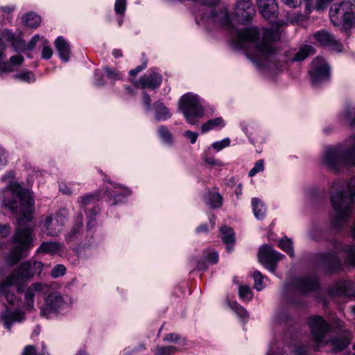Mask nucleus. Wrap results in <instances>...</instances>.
<instances>
[{"instance_id":"1","label":"nucleus","mask_w":355,"mask_h":355,"mask_svg":"<svg viewBox=\"0 0 355 355\" xmlns=\"http://www.w3.org/2000/svg\"><path fill=\"white\" fill-rule=\"evenodd\" d=\"M279 39L278 32L271 28L264 29L260 36L257 27H250L236 30L234 42L236 48L245 50L247 58L257 67H270L273 64L277 67L275 43Z\"/></svg>"},{"instance_id":"2","label":"nucleus","mask_w":355,"mask_h":355,"mask_svg":"<svg viewBox=\"0 0 355 355\" xmlns=\"http://www.w3.org/2000/svg\"><path fill=\"white\" fill-rule=\"evenodd\" d=\"M2 207L9 210L21 226L31 221L34 210V200L30 191L19 183L10 182L1 196Z\"/></svg>"},{"instance_id":"3","label":"nucleus","mask_w":355,"mask_h":355,"mask_svg":"<svg viewBox=\"0 0 355 355\" xmlns=\"http://www.w3.org/2000/svg\"><path fill=\"white\" fill-rule=\"evenodd\" d=\"M321 163L335 173L345 167L355 166V135L349 136L338 145L327 146L322 153Z\"/></svg>"},{"instance_id":"4","label":"nucleus","mask_w":355,"mask_h":355,"mask_svg":"<svg viewBox=\"0 0 355 355\" xmlns=\"http://www.w3.org/2000/svg\"><path fill=\"white\" fill-rule=\"evenodd\" d=\"M331 201L336 211L331 220V226L336 231H340L348 226L349 219L353 214L352 204L355 203V176L347 184L346 191H334Z\"/></svg>"},{"instance_id":"5","label":"nucleus","mask_w":355,"mask_h":355,"mask_svg":"<svg viewBox=\"0 0 355 355\" xmlns=\"http://www.w3.org/2000/svg\"><path fill=\"white\" fill-rule=\"evenodd\" d=\"M30 262H24L15 269L10 275L0 282V297H4L10 306L18 307L19 299L11 291V286H17L18 292H22L21 283L33 277Z\"/></svg>"},{"instance_id":"6","label":"nucleus","mask_w":355,"mask_h":355,"mask_svg":"<svg viewBox=\"0 0 355 355\" xmlns=\"http://www.w3.org/2000/svg\"><path fill=\"white\" fill-rule=\"evenodd\" d=\"M33 229L29 227H19L16 229L12 236L14 246L7 257L9 264L14 265L18 263L25 257L26 252L33 247Z\"/></svg>"},{"instance_id":"7","label":"nucleus","mask_w":355,"mask_h":355,"mask_svg":"<svg viewBox=\"0 0 355 355\" xmlns=\"http://www.w3.org/2000/svg\"><path fill=\"white\" fill-rule=\"evenodd\" d=\"M208 8L202 15V19L229 32L234 31L227 6L221 0H207Z\"/></svg>"},{"instance_id":"8","label":"nucleus","mask_w":355,"mask_h":355,"mask_svg":"<svg viewBox=\"0 0 355 355\" xmlns=\"http://www.w3.org/2000/svg\"><path fill=\"white\" fill-rule=\"evenodd\" d=\"M179 108L182 112L187 121L191 125H196L198 119L203 116L205 110L199 97L191 93L183 95L179 101Z\"/></svg>"},{"instance_id":"9","label":"nucleus","mask_w":355,"mask_h":355,"mask_svg":"<svg viewBox=\"0 0 355 355\" xmlns=\"http://www.w3.org/2000/svg\"><path fill=\"white\" fill-rule=\"evenodd\" d=\"M332 23L337 26L343 23L345 28L355 26V6L350 1L333 5L329 10Z\"/></svg>"},{"instance_id":"10","label":"nucleus","mask_w":355,"mask_h":355,"mask_svg":"<svg viewBox=\"0 0 355 355\" xmlns=\"http://www.w3.org/2000/svg\"><path fill=\"white\" fill-rule=\"evenodd\" d=\"M68 216L69 212L64 208L60 209L54 214L47 216L42 225L46 234L53 237L58 236L62 232Z\"/></svg>"},{"instance_id":"11","label":"nucleus","mask_w":355,"mask_h":355,"mask_svg":"<svg viewBox=\"0 0 355 355\" xmlns=\"http://www.w3.org/2000/svg\"><path fill=\"white\" fill-rule=\"evenodd\" d=\"M309 326L314 341L313 347L315 351H318L320 345L324 342L325 335L330 331V327L320 316L311 318Z\"/></svg>"},{"instance_id":"12","label":"nucleus","mask_w":355,"mask_h":355,"mask_svg":"<svg viewBox=\"0 0 355 355\" xmlns=\"http://www.w3.org/2000/svg\"><path fill=\"white\" fill-rule=\"evenodd\" d=\"M309 74L312 85L318 87L329 79V67L323 59L317 58L312 62Z\"/></svg>"},{"instance_id":"13","label":"nucleus","mask_w":355,"mask_h":355,"mask_svg":"<svg viewBox=\"0 0 355 355\" xmlns=\"http://www.w3.org/2000/svg\"><path fill=\"white\" fill-rule=\"evenodd\" d=\"M283 257L284 255L275 251L269 245H263L258 253L259 261L272 273L276 270L277 263Z\"/></svg>"},{"instance_id":"14","label":"nucleus","mask_w":355,"mask_h":355,"mask_svg":"<svg viewBox=\"0 0 355 355\" xmlns=\"http://www.w3.org/2000/svg\"><path fill=\"white\" fill-rule=\"evenodd\" d=\"M65 303V300L60 293H53L48 295L44 305L41 307V315L49 318L51 313L59 311Z\"/></svg>"},{"instance_id":"15","label":"nucleus","mask_w":355,"mask_h":355,"mask_svg":"<svg viewBox=\"0 0 355 355\" xmlns=\"http://www.w3.org/2000/svg\"><path fill=\"white\" fill-rule=\"evenodd\" d=\"M5 42L10 43L15 52L25 51V42L19 36H16L11 31L4 28L0 30V46L6 49Z\"/></svg>"},{"instance_id":"16","label":"nucleus","mask_w":355,"mask_h":355,"mask_svg":"<svg viewBox=\"0 0 355 355\" xmlns=\"http://www.w3.org/2000/svg\"><path fill=\"white\" fill-rule=\"evenodd\" d=\"M313 37L321 46H328L337 52H340L343 50L342 44L336 39L334 35L325 30L317 31L313 35Z\"/></svg>"},{"instance_id":"17","label":"nucleus","mask_w":355,"mask_h":355,"mask_svg":"<svg viewBox=\"0 0 355 355\" xmlns=\"http://www.w3.org/2000/svg\"><path fill=\"white\" fill-rule=\"evenodd\" d=\"M294 286L301 293H307L316 291L319 283L315 275L297 277L293 281Z\"/></svg>"},{"instance_id":"18","label":"nucleus","mask_w":355,"mask_h":355,"mask_svg":"<svg viewBox=\"0 0 355 355\" xmlns=\"http://www.w3.org/2000/svg\"><path fill=\"white\" fill-rule=\"evenodd\" d=\"M318 261L329 272H336L341 266L340 261L335 252L319 254Z\"/></svg>"},{"instance_id":"19","label":"nucleus","mask_w":355,"mask_h":355,"mask_svg":"<svg viewBox=\"0 0 355 355\" xmlns=\"http://www.w3.org/2000/svg\"><path fill=\"white\" fill-rule=\"evenodd\" d=\"M258 8L266 19L275 17L277 15V4L275 0H257Z\"/></svg>"},{"instance_id":"20","label":"nucleus","mask_w":355,"mask_h":355,"mask_svg":"<svg viewBox=\"0 0 355 355\" xmlns=\"http://www.w3.org/2000/svg\"><path fill=\"white\" fill-rule=\"evenodd\" d=\"M162 77L157 73L152 72L149 75H144L138 82H135V86H140L142 89L151 88L154 89L159 87L162 83Z\"/></svg>"},{"instance_id":"21","label":"nucleus","mask_w":355,"mask_h":355,"mask_svg":"<svg viewBox=\"0 0 355 355\" xmlns=\"http://www.w3.org/2000/svg\"><path fill=\"white\" fill-rule=\"evenodd\" d=\"M83 225V215H78L73 222V224L69 232L64 234V239L67 243L75 242L80 238Z\"/></svg>"},{"instance_id":"22","label":"nucleus","mask_w":355,"mask_h":355,"mask_svg":"<svg viewBox=\"0 0 355 355\" xmlns=\"http://www.w3.org/2000/svg\"><path fill=\"white\" fill-rule=\"evenodd\" d=\"M4 327L8 329H11V327L14 322H20L24 320V314L21 311H10L8 308L1 314Z\"/></svg>"},{"instance_id":"23","label":"nucleus","mask_w":355,"mask_h":355,"mask_svg":"<svg viewBox=\"0 0 355 355\" xmlns=\"http://www.w3.org/2000/svg\"><path fill=\"white\" fill-rule=\"evenodd\" d=\"M47 286L41 282L34 283L31 287L25 291V308L28 310H31L34 307V296L35 293H40L46 288Z\"/></svg>"},{"instance_id":"24","label":"nucleus","mask_w":355,"mask_h":355,"mask_svg":"<svg viewBox=\"0 0 355 355\" xmlns=\"http://www.w3.org/2000/svg\"><path fill=\"white\" fill-rule=\"evenodd\" d=\"M64 245L57 241H43L37 249L36 252L42 254H55L63 250Z\"/></svg>"},{"instance_id":"25","label":"nucleus","mask_w":355,"mask_h":355,"mask_svg":"<svg viewBox=\"0 0 355 355\" xmlns=\"http://www.w3.org/2000/svg\"><path fill=\"white\" fill-rule=\"evenodd\" d=\"M236 15L244 19H248L254 12V8L250 0H238L235 7Z\"/></svg>"},{"instance_id":"26","label":"nucleus","mask_w":355,"mask_h":355,"mask_svg":"<svg viewBox=\"0 0 355 355\" xmlns=\"http://www.w3.org/2000/svg\"><path fill=\"white\" fill-rule=\"evenodd\" d=\"M334 249L336 251L345 252L347 253L346 261L349 265L355 266V246L345 245L342 243L334 240L333 241Z\"/></svg>"},{"instance_id":"27","label":"nucleus","mask_w":355,"mask_h":355,"mask_svg":"<svg viewBox=\"0 0 355 355\" xmlns=\"http://www.w3.org/2000/svg\"><path fill=\"white\" fill-rule=\"evenodd\" d=\"M55 46L60 59L64 62H67L71 54L70 46L67 42L64 37L59 36L55 41Z\"/></svg>"},{"instance_id":"28","label":"nucleus","mask_w":355,"mask_h":355,"mask_svg":"<svg viewBox=\"0 0 355 355\" xmlns=\"http://www.w3.org/2000/svg\"><path fill=\"white\" fill-rule=\"evenodd\" d=\"M332 347L335 352H341L345 349L349 344V338L347 335L334 336L327 341Z\"/></svg>"},{"instance_id":"29","label":"nucleus","mask_w":355,"mask_h":355,"mask_svg":"<svg viewBox=\"0 0 355 355\" xmlns=\"http://www.w3.org/2000/svg\"><path fill=\"white\" fill-rule=\"evenodd\" d=\"M315 53L314 46L309 44H304L301 46L298 51L294 53L291 58V62H301L304 60L309 55H313Z\"/></svg>"},{"instance_id":"30","label":"nucleus","mask_w":355,"mask_h":355,"mask_svg":"<svg viewBox=\"0 0 355 355\" xmlns=\"http://www.w3.org/2000/svg\"><path fill=\"white\" fill-rule=\"evenodd\" d=\"M342 116L351 126L355 125V105L352 102L345 103Z\"/></svg>"},{"instance_id":"31","label":"nucleus","mask_w":355,"mask_h":355,"mask_svg":"<svg viewBox=\"0 0 355 355\" xmlns=\"http://www.w3.org/2000/svg\"><path fill=\"white\" fill-rule=\"evenodd\" d=\"M220 232L223 235V241L227 245V250L230 252L232 249L230 245L233 244L235 241L234 230L231 227L224 225L220 227Z\"/></svg>"},{"instance_id":"32","label":"nucleus","mask_w":355,"mask_h":355,"mask_svg":"<svg viewBox=\"0 0 355 355\" xmlns=\"http://www.w3.org/2000/svg\"><path fill=\"white\" fill-rule=\"evenodd\" d=\"M252 207L254 216L259 219H263L266 214V208L263 203L257 198L252 199Z\"/></svg>"},{"instance_id":"33","label":"nucleus","mask_w":355,"mask_h":355,"mask_svg":"<svg viewBox=\"0 0 355 355\" xmlns=\"http://www.w3.org/2000/svg\"><path fill=\"white\" fill-rule=\"evenodd\" d=\"M40 21V17L33 12H28L23 17V22L24 24L31 28L37 27Z\"/></svg>"},{"instance_id":"34","label":"nucleus","mask_w":355,"mask_h":355,"mask_svg":"<svg viewBox=\"0 0 355 355\" xmlns=\"http://www.w3.org/2000/svg\"><path fill=\"white\" fill-rule=\"evenodd\" d=\"M220 125L222 127L225 126V123L221 117H217L203 123L201 126V131L202 133H205Z\"/></svg>"},{"instance_id":"35","label":"nucleus","mask_w":355,"mask_h":355,"mask_svg":"<svg viewBox=\"0 0 355 355\" xmlns=\"http://www.w3.org/2000/svg\"><path fill=\"white\" fill-rule=\"evenodd\" d=\"M155 117L157 120H166L171 117V114L166 107L158 102L155 104Z\"/></svg>"},{"instance_id":"36","label":"nucleus","mask_w":355,"mask_h":355,"mask_svg":"<svg viewBox=\"0 0 355 355\" xmlns=\"http://www.w3.org/2000/svg\"><path fill=\"white\" fill-rule=\"evenodd\" d=\"M293 352L294 355H309L311 349L309 343L297 342L294 345Z\"/></svg>"},{"instance_id":"37","label":"nucleus","mask_w":355,"mask_h":355,"mask_svg":"<svg viewBox=\"0 0 355 355\" xmlns=\"http://www.w3.org/2000/svg\"><path fill=\"white\" fill-rule=\"evenodd\" d=\"M223 197L218 193L209 192L208 193V204L213 209L218 208L221 206Z\"/></svg>"},{"instance_id":"38","label":"nucleus","mask_w":355,"mask_h":355,"mask_svg":"<svg viewBox=\"0 0 355 355\" xmlns=\"http://www.w3.org/2000/svg\"><path fill=\"white\" fill-rule=\"evenodd\" d=\"M13 78L26 83H33L35 80L34 74L28 70H23L20 73L15 74Z\"/></svg>"},{"instance_id":"39","label":"nucleus","mask_w":355,"mask_h":355,"mask_svg":"<svg viewBox=\"0 0 355 355\" xmlns=\"http://www.w3.org/2000/svg\"><path fill=\"white\" fill-rule=\"evenodd\" d=\"M176 350V347L172 345H157L155 348V355H172Z\"/></svg>"},{"instance_id":"40","label":"nucleus","mask_w":355,"mask_h":355,"mask_svg":"<svg viewBox=\"0 0 355 355\" xmlns=\"http://www.w3.org/2000/svg\"><path fill=\"white\" fill-rule=\"evenodd\" d=\"M279 246L290 257H292L294 256V250L291 240L287 238L282 239L279 243Z\"/></svg>"},{"instance_id":"41","label":"nucleus","mask_w":355,"mask_h":355,"mask_svg":"<svg viewBox=\"0 0 355 355\" xmlns=\"http://www.w3.org/2000/svg\"><path fill=\"white\" fill-rule=\"evenodd\" d=\"M230 308L234 311L240 318L243 319L248 318L247 311L237 302H233L230 304Z\"/></svg>"},{"instance_id":"42","label":"nucleus","mask_w":355,"mask_h":355,"mask_svg":"<svg viewBox=\"0 0 355 355\" xmlns=\"http://www.w3.org/2000/svg\"><path fill=\"white\" fill-rule=\"evenodd\" d=\"M66 272V267L62 264L55 265L51 271V275L53 278L63 276Z\"/></svg>"},{"instance_id":"43","label":"nucleus","mask_w":355,"mask_h":355,"mask_svg":"<svg viewBox=\"0 0 355 355\" xmlns=\"http://www.w3.org/2000/svg\"><path fill=\"white\" fill-rule=\"evenodd\" d=\"M239 297L241 299L250 300L252 299V293L250 288L248 286H241L239 290Z\"/></svg>"},{"instance_id":"44","label":"nucleus","mask_w":355,"mask_h":355,"mask_svg":"<svg viewBox=\"0 0 355 355\" xmlns=\"http://www.w3.org/2000/svg\"><path fill=\"white\" fill-rule=\"evenodd\" d=\"M95 199V196L92 194H86L78 199V202L80 204V207L82 209L86 207V206L93 203Z\"/></svg>"},{"instance_id":"45","label":"nucleus","mask_w":355,"mask_h":355,"mask_svg":"<svg viewBox=\"0 0 355 355\" xmlns=\"http://www.w3.org/2000/svg\"><path fill=\"white\" fill-rule=\"evenodd\" d=\"M253 278L254 280V288L259 291H261L263 288V276L259 271H255L253 275Z\"/></svg>"},{"instance_id":"46","label":"nucleus","mask_w":355,"mask_h":355,"mask_svg":"<svg viewBox=\"0 0 355 355\" xmlns=\"http://www.w3.org/2000/svg\"><path fill=\"white\" fill-rule=\"evenodd\" d=\"M105 71L107 78L112 80H120L122 78L121 73L115 69L105 67Z\"/></svg>"},{"instance_id":"47","label":"nucleus","mask_w":355,"mask_h":355,"mask_svg":"<svg viewBox=\"0 0 355 355\" xmlns=\"http://www.w3.org/2000/svg\"><path fill=\"white\" fill-rule=\"evenodd\" d=\"M31 266V272L33 273V277L35 275H39L44 268V264L42 261H34L33 262H30Z\"/></svg>"},{"instance_id":"48","label":"nucleus","mask_w":355,"mask_h":355,"mask_svg":"<svg viewBox=\"0 0 355 355\" xmlns=\"http://www.w3.org/2000/svg\"><path fill=\"white\" fill-rule=\"evenodd\" d=\"M159 135L162 139L166 143H171V134L168 131V130L164 127L161 126L159 128Z\"/></svg>"},{"instance_id":"49","label":"nucleus","mask_w":355,"mask_h":355,"mask_svg":"<svg viewBox=\"0 0 355 355\" xmlns=\"http://www.w3.org/2000/svg\"><path fill=\"white\" fill-rule=\"evenodd\" d=\"M263 163L264 162L263 159H259L256 162L254 166L249 172V176L252 177L257 173L262 171L264 168Z\"/></svg>"},{"instance_id":"50","label":"nucleus","mask_w":355,"mask_h":355,"mask_svg":"<svg viewBox=\"0 0 355 355\" xmlns=\"http://www.w3.org/2000/svg\"><path fill=\"white\" fill-rule=\"evenodd\" d=\"M230 144V140L229 138L223 139L221 141H216L212 144V147L216 150L219 151L225 147L229 146Z\"/></svg>"},{"instance_id":"51","label":"nucleus","mask_w":355,"mask_h":355,"mask_svg":"<svg viewBox=\"0 0 355 355\" xmlns=\"http://www.w3.org/2000/svg\"><path fill=\"white\" fill-rule=\"evenodd\" d=\"M15 71L14 65L8 62H3L0 64V76L3 73H11Z\"/></svg>"},{"instance_id":"52","label":"nucleus","mask_w":355,"mask_h":355,"mask_svg":"<svg viewBox=\"0 0 355 355\" xmlns=\"http://www.w3.org/2000/svg\"><path fill=\"white\" fill-rule=\"evenodd\" d=\"M205 259L206 261L211 263L215 264L218 261V253L215 251L209 252L205 254L204 256Z\"/></svg>"},{"instance_id":"53","label":"nucleus","mask_w":355,"mask_h":355,"mask_svg":"<svg viewBox=\"0 0 355 355\" xmlns=\"http://www.w3.org/2000/svg\"><path fill=\"white\" fill-rule=\"evenodd\" d=\"M126 8V0H116L114 10L118 14L124 12Z\"/></svg>"},{"instance_id":"54","label":"nucleus","mask_w":355,"mask_h":355,"mask_svg":"<svg viewBox=\"0 0 355 355\" xmlns=\"http://www.w3.org/2000/svg\"><path fill=\"white\" fill-rule=\"evenodd\" d=\"M24 58L21 55L11 56L9 59V62L14 66H20L23 64Z\"/></svg>"},{"instance_id":"55","label":"nucleus","mask_w":355,"mask_h":355,"mask_svg":"<svg viewBox=\"0 0 355 355\" xmlns=\"http://www.w3.org/2000/svg\"><path fill=\"white\" fill-rule=\"evenodd\" d=\"M288 318V314L285 310L279 311L275 316V320L277 322H282L286 321Z\"/></svg>"},{"instance_id":"56","label":"nucleus","mask_w":355,"mask_h":355,"mask_svg":"<svg viewBox=\"0 0 355 355\" xmlns=\"http://www.w3.org/2000/svg\"><path fill=\"white\" fill-rule=\"evenodd\" d=\"M146 67H147V62L144 61L141 65L137 66L135 69H131L129 71V74L131 76H135L138 74V73H139L140 71H141L142 70L146 69Z\"/></svg>"},{"instance_id":"57","label":"nucleus","mask_w":355,"mask_h":355,"mask_svg":"<svg viewBox=\"0 0 355 355\" xmlns=\"http://www.w3.org/2000/svg\"><path fill=\"white\" fill-rule=\"evenodd\" d=\"M184 136L190 140L191 144H194L198 139V133L196 132L187 130L184 132Z\"/></svg>"},{"instance_id":"58","label":"nucleus","mask_w":355,"mask_h":355,"mask_svg":"<svg viewBox=\"0 0 355 355\" xmlns=\"http://www.w3.org/2000/svg\"><path fill=\"white\" fill-rule=\"evenodd\" d=\"M100 208L98 206H94L91 209L87 211L85 210L87 214V218H95V216L99 213Z\"/></svg>"},{"instance_id":"59","label":"nucleus","mask_w":355,"mask_h":355,"mask_svg":"<svg viewBox=\"0 0 355 355\" xmlns=\"http://www.w3.org/2000/svg\"><path fill=\"white\" fill-rule=\"evenodd\" d=\"M333 0H316L315 8L318 10H323Z\"/></svg>"},{"instance_id":"60","label":"nucleus","mask_w":355,"mask_h":355,"mask_svg":"<svg viewBox=\"0 0 355 355\" xmlns=\"http://www.w3.org/2000/svg\"><path fill=\"white\" fill-rule=\"evenodd\" d=\"M180 336L175 334H166L163 338L164 341L176 343L179 340Z\"/></svg>"},{"instance_id":"61","label":"nucleus","mask_w":355,"mask_h":355,"mask_svg":"<svg viewBox=\"0 0 355 355\" xmlns=\"http://www.w3.org/2000/svg\"><path fill=\"white\" fill-rule=\"evenodd\" d=\"M53 54L52 49L48 46H45L43 47L42 51V58L44 59H49L51 58Z\"/></svg>"},{"instance_id":"62","label":"nucleus","mask_w":355,"mask_h":355,"mask_svg":"<svg viewBox=\"0 0 355 355\" xmlns=\"http://www.w3.org/2000/svg\"><path fill=\"white\" fill-rule=\"evenodd\" d=\"M22 355H37L36 349L33 345H27L24 347Z\"/></svg>"},{"instance_id":"63","label":"nucleus","mask_w":355,"mask_h":355,"mask_svg":"<svg viewBox=\"0 0 355 355\" xmlns=\"http://www.w3.org/2000/svg\"><path fill=\"white\" fill-rule=\"evenodd\" d=\"M10 232V227L8 225H0V236L6 237Z\"/></svg>"},{"instance_id":"64","label":"nucleus","mask_w":355,"mask_h":355,"mask_svg":"<svg viewBox=\"0 0 355 355\" xmlns=\"http://www.w3.org/2000/svg\"><path fill=\"white\" fill-rule=\"evenodd\" d=\"M7 162V153L6 150L0 148V166H4L6 164Z\"/></svg>"}]
</instances>
